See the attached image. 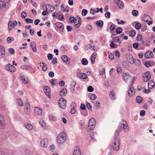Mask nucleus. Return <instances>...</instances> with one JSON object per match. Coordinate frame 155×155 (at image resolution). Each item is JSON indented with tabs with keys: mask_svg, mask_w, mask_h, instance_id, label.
<instances>
[{
	"mask_svg": "<svg viewBox=\"0 0 155 155\" xmlns=\"http://www.w3.org/2000/svg\"><path fill=\"white\" fill-rule=\"evenodd\" d=\"M0 52L2 57L4 58L5 56V49L4 47L2 45L0 46Z\"/></svg>",
	"mask_w": 155,
	"mask_h": 155,
	"instance_id": "nucleus-16",
	"label": "nucleus"
},
{
	"mask_svg": "<svg viewBox=\"0 0 155 155\" xmlns=\"http://www.w3.org/2000/svg\"><path fill=\"white\" fill-rule=\"evenodd\" d=\"M67 93V90L65 88H63L62 89L60 92V94L61 96L66 95Z\"/></svg>",
	"mask_w": 155,
	"mask_h": 155,
	"instance_id": "nucleus-22",
	"label": "nucleus"
},
{
	"mask_svg": "<svg viewBox=\"0 0 155 155\" xmlns=\"http://www.w3.org/2000/svg\"><path fill=\"white\" fill-rule=\"evenodd\" d=\"M154 62L153 61H147L144 63V65L146 67H149L152 66L154 64Z\"/></svg>",
	"mask_w": 155,
	"mask_h": 155,
	"instance_id": "nucleus-17",
	"label": "nucleus"
},
{
	"mask_svg": "<svg viewBox=\"0 0 155 155\" xmlns=\"http://www.w3.org/2000/svg\"><path fill=\"white\" fill-rule=\"evenodd\" d=\"M76 84V83L75 81H73L71 82V89L73 91L74 90L75 86Z\"/></svg>",
	"mask_w": 155,
	"mask_h": 155,
	"instance_id": "nucleus-35",
	"label": "nucleus"
},
{
	"mask_svg": "<svg viewBox=\"0 0 155 155\" xmlns=\"http://www.w3.org/2000/svg\"><path fill=\"white\" fill-rule=\"evenodd\" d=\"M142 77L144 81H147L151 78L150 71H147L145 72L143 74Z\"/></svg>",
	"mask_w": 155,
	"mask_h": 155,
	"instance_id": "nucleus-7",
	"label": "nucleus"
},
{
	"mask_svg": "<svg viewBox=\"0 0 155 155\" xmlns=\"http://www.w3.org/2000/svg\"><path fill=\"white\" fill-rule=\"evenodd\" d=\"M25 20L26 21V23L27 24L32 23L33 22V20L31 19L27 18L25 19Z\"/></svg>",
	"mask_w": 155,
	"mask_h": 155,
	"instance_id": "nucleus-50",
	"label": "nucleus"
},
{
	"mask_svg": "<svg viewBox=\"0 0 155 155\" xmlns=\"http://www.w3.org/2000/svg\"><path fill=\"white\" fill-rule=\"evenodd\" d=\"M131 60L129 61V62L130 63L133 64L134 63L137 66L139 65L140 64V61L138 59H136L134 60V58H133V57L131 56Z\"/></svg>",
	"mask_w": 155,
	"mask_h": 155,
	"instance_id": "nucleus-12",
	"label": "nucleus"
},
{
	"mask_svg": "<svg viewBox=\"0 0 155 155\" xmlns=\"http://www.w3.org/2000/svg\"><path fill=\"white\" fill-rule=\"evenodd\" d=\"M81 21L80 18L79 19H77V21H75L74 23V25L75 27L76 28H78L81 25Z\"/></svg>",
	"mask_w": 155,
	"mask_h": 155,
	"instance_id": "nucleus-19",
	"label": "nucleus"
},
{
	"mask_svg": "<svg viewBox=\"0 0 155 155\" xmlns=\"http://www.w3.org/2000/svg\"><path fill=\"white\" fill-rule=\"evenodd\" d=\"M53 57V55L51 54H48L47 57L48 60H51L52 59Z\"/></svg>",
	"mask_w": 155,
	"mask_h": 155,
	"instance_id": "nucleus-63",
	"label": "nucleus"
},
{
	"mask_svg": "<svg viewBox=\"0 0 155 155\" xmlns=\"http://www.w3.org/2000/svg\"><path fill=\"white\" fill-rule=\"evenodd\" d=\"M97 26L101 27L103 25V21L101 20L97 21L96 23Z\"/></svg>",
	"mask_w": 155,
	"mask_h": 155,
	"instance_id": "nucleus-40",
	"label": "nucleus"
},
{
	"mask_svg": "<svg viewBox=\"0 0 155 155\" xmlns=\"http://www.w3.org/2000/svg\"><path fill=\"white\" fill-rule=\"evenodd\" d=\"M142 97L140 96H137L136 97V101L138 103H140L142 102Z\"/></svg>",
	"mask_w": 155,
	"mask_h": 155,
	"instance_id": "nucleus-34",
	"label": "nucleus"
},
{
	"mask_svg": "<svg viewBox=\"0 0 155 155\" xmlns=\"http://www.w3.org/2000/svg\"><path fill=\"white\" fill-rule=\"evenodd\" d=\"M94 91V88L91 86L87 87V91L89 92H92Z\"/></svg>",
	"mask_w": 155,
	"mask_h": 155,
	"instance_id": "nucleus-59",
	"label": "nucleus"
},
{
	"mask_svg": "<svg viewBox=\"0 0 155 155\" xmlns=\"http://www.w3.org/2000/svg\"><path fill=\"white\" fill-rule=\"evenodd\" d=\"M95 126V124H88L87 127V130L88 132H90L94 128Z\"/></svg>",
	"mask_w": 155,
	"mask_h": 155,
	"instance_id": "nucleus-24",
	"label": "nucleus"
},
{
	"mask_svg": "<svg viewBox=\"0 0 155 155\" xmlns=\"http://www.w3.org/2000/svg\"><path fill=\"white\" fill-rule=\"evenodd\" d=\"M80 124L81 126V128L82 130H83L85 128L84 123L82 121H81Z\"/></svg>",
	"mask_w": 155,
	"mask_h": 155,
	"instance_id": "nucleus-51",
	"label": "nucleus"
},
{
	"mask_svg": "<svg viewBox=\"0 0 155 155\" xmlns=\"http://www.w3.org/2000/svg\"><path fill=\"white\" fill-rule=\"evenodd\" d=\"M97 135L96 133L95 132H93L91 133L90 134V136L91 138H92L93 140H95V138H96V136Z\"/></svg>",
	"mask_w": 155,
	"mask_h": 155,
	"instance_id": "nucleus-42",
	"label": "nucleus"
},
{
	"mask_svg": "<svg viewBox=\"0 0 155 155\" xmlns=\"http://www.w3.org/2000/svg\"><path fill=\"white\" fill-rule=\"evenodd\" d=\"M24 112L26 115H28L30 114L31 111L30 104L28 102H26L24 105Z\"/></svg>",
	"mask_w": 155,
	"mask_h": 155,
	"instance_id": "nucleus-6",
	"label": "nucleus"
},
{
	"mask_svg": "<svg viewBox=\"0 0 155 155\" xmlns=\"http://www.w3.org/2000/svg\"><path fill=\"white\" fill-rule=\"evenodd\" d=\"M73 155H81V152L79 147H77L76 149L74 150Z\"/></svg>",
	"mask_w": 155,
	"mask_h": 155,
	"instance_id": "nucleus-26",
	"label": "nucleus"
},
{
	"mask_svg": "<svg viewBox=\"0 0 155 155\" xmlns=\"http://www.w3.org/2000/svg\"><path fill=\"white\" fill-rule=\"evenodd\" d=\"M55 26L59 28L61 31H62L64 30V27L63 24L60 22H56L55 24Z\"/></svg>",
	"mask_w": 155,
	"mask_h": 155,
	"instance_id": "nucleus-18",
	"label": "nucleus"
},
{
	"mask_svg": "<svg viewBox=\"0 0 155 155\" xmlns=\"http://www.w3.org/2000/svg\"><path fill=\"white\" fill-rule=\"evenodd\" d=\"M71 109H76L77 106L76 104L74 102H72L70 105Z\"/></svg>",
	"mask_w": 155,
	"mask_h": 155,
	"instance_id": "nucleus-45",
	"label": "nucleus"
},
{
	"mask_svg": "<svg viewBox=\"0 0 155 155\" xmlns=\"http://www.w3.org/2000/svg\"><path fill=\"white\" fill-rule=\"evenodd\" d=\"M49 119L51 120H55L56 119L55 117L52 115H50L49 116Z\"/></svg>",
	"mask_w": 155,
	"mask_h": 155,
	"instance_id": "nucleus-57",
	"label": "nucleus"
},
{
	"mask_svg": "<svg viewBox=\"0 0 155 155\" xmlns=\"http://www.w3.org/2000/svg\"><path fill=\"white\" fill-rule=\"evenodd\" d=\"M95 124V120L93 118H91L89 120L88 124Z\"/></svg>",
	"mask_w": 155,
	"mask_h": 155,
	"instance_id": "nucleus-44",
	"label": "nucleus"
},
{
	"mask_svg": "<svg viewBox=\"0 0 155 155\" xmlns=\"http://www.w3.org/2000/svg\"><path fill=\"white\" fill-rule=\"evenodd\" d=\"M120 144L119 139L117 137H115L114 141L112 145L113 149L116 151H118L119 149Z\"/></svg>",
	"mask_w": 155,
	"mask_h": 155,
	"instance_id": "nucleus-4",
	"label": "nucleus"
},
{
	"mask_svg": "<svg viewBox=\"0 0 155 155\" xmlns=\"http://www.w3.org/2000/svg\"><path fill=\"white\" fill-rule=\"evenodd\" d=\"M8 51L10 54H14L15 53V50L13 48H10L8 50Z\"/></svg>",
	"mask_w": 155,
	"mask_h": 155,
	"instance_id": "nucleus-60",
	"label": "nucleus"
},
{
	"mask_svg": "<svg viewBox=\"0 0 155 155\" xmlns=\"http://www.w3.org/2000/svg\"><path fill=\"white\" fill-rule=\"evenodd\" d=\"M135 27L137 30H139L141 27V24L139 22H137L135 24Z\"/></svg>",
	"mask_w": 155,
	"mask_h": 155,
	"instance_id": "nucleus-46",
	"label": "nucleus"
},
{
	"mask_svg": "<svg viewBox=\"0 0 155 155\" xmlns=\"http://www.w3.org/2000/svg\"><path fill=\"white\" fill-rule=\"evenodd\" d=\"M113 40L115 42H119V43H121V41L119 40V36L114 37L113 38Z\"/></svg>",
	"mask_w": 155,
	"mask_h": 155,
	"instance_id": "nucleus-41",
	"label": "nucleus"
},
{
	"mask_svg": "<svg viewBox=\"0 0 155 155\" xmlns=\"http://www.w3.org/2000/svg\"><path fill=\"white\" fill-rule=\"evenodd\" d=\"M122 127H123V129L125 132H127L128 131V127L127 122L126 121H122L121 123L119 124L118 129L115 132V137H118L119 133L122 129Z\"/></svg>",
	"mask_w": 155,
	"mask_h": 155,
	"instance_id": "nucleus-1",
	"label": "nucleus"
},
{
	"mask_svg": "<svg viewBox=\"0 0 155 155\" xmlns=\"http://www.w3.org/2000/svg\"><path fill=\"white\" fill-rule=\"evenodd\" d=\"M135 31H130L129 32V35L131 37H134L135 35Z\"/></svg>",
	"mask_w": 155,
	"mask_h": 155,
	"instance_id": "nucleus-48",
	"label": "nucleus"
},
{
	"mask_svg": "<svg viewBox=\"0 0 155 155\" xmlns=\"http://www.w3.org/2000/svg\"><path fill=\"white\" fill-rule=\"evenodd\" d=\"M43 65L42 67V70L44 71H46L47 70V65L45 63H42Z\"/></svg>",
	"mask_w": 155,
	"mask_h": 155,
	"instance_id": "nucleus-47",
	"label": "nucleus"
},
{
	"mask_svg": "<svg viewBox=\"0 0 155 155\" xmlns=\"http://www.w3.org/2000/svg\"><path fill=\"white\" fill-rule=\"evenodd\" d=\"M17 102L18 104L21 106L22 107L23 106V103L22 102V100L19 98H18L17 99Z\"/></svg>",
	"mask_w": 155,
	"mask_h": 155,
	"instance_id": "nucleus-36",
	"label": "nucleus"
},
{
	"mask_svg": "<svg viewBox=\"0 0 155 155\" xmlns=\"http://www.w3.org/2000/svg\"><path fill=\"white\" fill-rule=\"evenodd\" d=\"M123 66L125 68H127L128 66L127 62L126 61H124L122 63Z\"/></svg>",
	"mask_w": 155,
	"mask_h": 155,
	"instance_id": "nucleus-62",
	"label": "nucleus"
},
{
	"mask_svg": "<svg viewBox=\"0 0 155 155\" xmlns=\"http://www.w3.org/2000/svg\"><path fill=\"white\" fill-rule=\"evenodd\" d=\"M138 12L137 10H134L132 12V15L134 16L137 17L138 15Z\"/></svg>",
	"mask_w": 155,
	"mask_h": 155,
	"instance_id": "nucleus-39",
	"label": "nucleus"
},
{
	"mask_svg": "<svg viewBox=\"0 0 155 155\" xmlns=\"http://www.w3.org/2000/svg\"><path fill=\"white\" fill-rule=\"evenodd\" d=\"M130 75L129 73H124L123 75V78L124 81L126 82L128 80L129 78L130 77Z\"/></svg>",
	"mask_w": 155,
	"mask_h": 155,
	"instance_id": "nucleus-27",
	"label": "nucleus"
},
{
	"mask_svg": "<svg viewBox=\"0 0 155 155\" xmlns=\"http://www.w3.org/2000/svg\"><path fill=\"white\" fill-rule=\"evenodd\" d=\"M25 128L28 130H31L33 128L32 125L30 124H25Z\"/></svg>",
	"mask_w": 155,
	"mask_h": 155,
	"instance_id": "nucleus-29",
	"label": "nucleus"
},
{
	"mask_svg": "<svg viewBox=\"0 0 155 155\" xmlns=\"http://www.w3.org/2000/svg\"><path fill=\"white\" fill-rule=\"evenodd\" d=\"M40 143L42 147H46L48 144V140L47 138H45L41 141Z\"/></svg>",
	"mask_w": 155,
	"mask_h": 155,
	"instance_id": "nucleus-9",
	"label": "nucleus"
},
{
	"mask_svg": "<svg viewBox=\"0 0 155 155\" xmlns=\"http://www.w3.org/2000/svg\"><path fill=\"white\" fill-rule=\"evenodd\" d=\"M4 68L5 70L12 73L15 72L16 70L15 67L9 63L5 65L4 67Z\"/></svg>",
	"mask_w": 155,
	"mask_h": 155,
	"instance_id": "nucleus-3",
	"label": "nucleus"
},
{
	"mask_svg": "<svg viewBox=\"0 0 155 155\" xmlns=\"http://www.w3.org/2000/svg\"><path fill=\"white\" fill-rule=\"evenodd\" d=\"M135 92L132 86H129V89L128 90V94L129 96L132 97L135 94Z\"/></svg>",
	"mask_w": 155,
	"mask_h": 155,
	"instance_id": "nucleus-11",
	"label": "nucleus"
},
{
	"mask_svg": "<svg viewBox=\"0 0 155 155\" xmlns=\"http://www.w3.org/2000/svg\"><path fill=\"white\" fill-rule=\"evenodd\" d=\"M44 90L46 94L49 98H51V89L48 86H45L44 87Z\"/></svg>",
	"mask_w": 155,
	"mask_h": 155,
	"instance_id": "nucleus-10",
	"label": "nucleus"
},
{
	"mask_svg": "<svg viewBox=\"0 0 155 155\" xmlns=\"http://www.w3.org/2000/svg\"><path fill=\"white\" fill-rule=\"evenodd\" d=\"M81 70L80 68L77 69L76 71L77 76L79 78L83 79H85L87 78V75L85 73L81 72Z\"/></svg>",
	"mask_w": 155,
	"mask_h": 155,
	"instance_id": "nucleus-5",
	"label": "nucleus"
},
{
	"mask_svg": "<svg viewBox=\"0 0 155 155\" xmlns=\"http://www.w3.org/2000/svg\"><path fill=\"white\" fill-rule=\"evenodd\" d=\"M77 18H75L73 17H71L69 18V21L71 23L74 22L76 21H77Z\"/></svg>",
	"mask_w": 155,
	"mask_h": 155,
	"instance_id": "nucleus-52",
	"label": "nucleus"
},
{
	"mask_svg": "<svg viewBox=\"0 0 155 155\" xmlns=\"http://www.w3.org/2000/svg\"><path fill=\"white\" fill-rule=\"evenodd\" d=\"M35 113L38 115H41L42 113L41 109L38 107H36L34 110Z\"/></svg>",
	"mask_w": 155,
	"mask_h": 155,
	"instance_id": "nucleus-20",
	"label": "nucleus"
},
{
	"mask_svg": "<svg viewBox=\"0 0 155 155\" xmlns=\"http://www.w3.org/2000/svg\"><path fill=\"white\" fill-rule=\"evenodd\" d=\"M122 31V28L120 27H119L116 29V32L117 34H119L121 33Z\"/></svg>",
	"mask_w": 155,
	"mask_h": 155,
	"instance_id": "nucleus-49",
	"label": "nucleus"
},
{
	"mask_svg": "<svg viewBox=\"0 0 155 155\" xmlns=\"http://www.w3.org/2000/svg\"><path fill=\"white\" fill-rule=\"evenodd\" d=\"M59 105L62 109H64L66 106V101L63 98H61L58 101Z\"/></svg>",
	"mask_w": 155,
	"mask_h": 155,
	"instance_id": "nucleus-8",
	"label": "nucleus"
},
{
	"mask_svg": "<svg viewBox=\"0 0 155 155\" xmlns=\"http://www.w3.org/2000/svg\"><path fill=\"white\" fill-rule=\"evenodd\" d=\"M61 59L66 64H69L70 62L68 60V57L66 55H63L61 57Z\"/></svg>",
	"mask_w": 155,
	"mask_h": 155,
	"instance_id": "nucleus-25",
	"label": "nucleus"
},
{
	"mask_svg": "<svg viewBox=\"0 0 155 155\" xmlns=\"http://www.w3.org/2000/svg\"><path fill=\"white\" fill-rule=\"evenodd\" d=\"M87 12H88L87 11V10L85 9H84L82 10V15H83L85 16L87 14Z\"/></svg>",
	"mask_w": 155,
	"mask_h": 155,
	"instance_id": "nucleus-56",
	"label": "nucleus"
},
{
	"mask_svg": "<svg viewBox=\"0 0 155 155\" xmlns=\"http://www.w3.org/2000/svg\"><path fill=\"white\" fill-rule=\"evenodd\" d=\"M144 56L147 58H151L153 57V54L151 51H147L145 53Z\"/></svg>",
	"mask_w": 155,
	"mask_h": 155,
	"instance_id": "nucleus-14",
	"label": "nucleus"
},
{
	"mask_svg": "<svg viewBox=\"0 0 155 155\" xmlns=\"http://www.w3.org/2000/svg\"><path fill=\"white\" fill-rule=\"evenodd\" d=\"M14 27L13 22L11 21H9L8 23V30L10 31Z\"/></svg>",
	"mask_w": 155,
	"mask_h": 155,
	"instance_id": "nucleus-31",
	"label": "nucleus"
},
{
	"mask_svg": "<svg viewBox=\"0 0 155 155\" xmlns=\"http://www.w3.org/2000/svg\"><path fill=\"white\" fill-rule=\"evenodd\" d=\"M155 85V83L153 81H150L148 83V88L149 89H151Z\"/></svg>",
	"mask_w": 155,
	"mask_h": 155,
	"instance_id": "nucleus-23",
	"label": "nucleus"
},
{
	"mask_svg": "<svg viewBox=\"0 0 155 155\" xmlns=\"http://www.w3.org/2000/svg\"><path fill=\"white\" fill-rule=\"evenodd\" d=\"M91 49L93 50V51H97L99 50V48L95 45H92Z\"/></svg>",
	"mask_w": 155,
	"mask_h": 155,
	"instance_id": "nucleus-53",
	"label": "nucleus"
},
{
	"mask_svg": "<svg viewBox=\"0 0 155 155\" xmlns=\"http://www.w3.org/2000/svg\"><path fill=\"white\" fill-rule=\"evenodd\" d=\"M66 139V135L65 133L62 132L57 136V141L59 144H61L65 142Z\"/></svg>",
	"mask_w": 155,
	"mask_h": 155,
	"instance_id": "nucleus-2",
	"label": "nucleus"
},
{
	"mask_svg": "<svg viewBox=\"0 0 155 155\" xmlns=\"http://www.w3.org/2000/svg\"><path fill=\"white\" fill-rule=\"evenodd\" d=\"M88 96L90 98L93 100H95L97 98V96L95 94L91 93L88 94Z\"/></svg>",
	"mask_w": 155,
	"mask_h": 155,
	"instance_id": "nucleus-30",
	"label": "nucleus"
},
{
	"mask_svg": "<svg viewBox=\"0 0 155 155\" xmlns=\"http://www.w3.org/2000/svg\"><path fill=\"white\" fill-rule=\"evenodd\" d=\"M51 62L52 64H55L57 63V58H54L52 59Z\"/></svg>",
	"mask_w": 155,
	"mask_h": 155,
	"instance_id": "nucleus-58",
	"label": "nucleus"
},
{
	"mask_svg": "<svg viewBox=\"0 0 155 155\" xmlns=\"http://www.w3.org/2000/svg\"><path fill=\"white\" fill-rule=\"evenodd\" d=\"M115 25L112 24L110 26V30L111 31H112L115 30Z\"/></svg>",
	"mask_w": 155,
	"mask_h": 155,
	"instance_id": "nucleus-55",
	"label": "nucleus"
},
{
	"mask_svg": "<svg viewBox=\"0 0 155 155\" xmlns=\"http://www.w3.org/2000/svg\"><path fill=\"white\" fill-rule=\"evenodd\" d=\"M64 5L63 4H62L61 7V11L63 12H68L69 11V10L67 8V7H66V8H64Z\"/></svg>",
	"mask_w": 155,
	"mask_h": 155,
	"instance_id": "nucleus-32",
	"label": "nucleus"
},
{
	"mask_svg": "<svg viewBox=\"0 0 155 155\" xmlns=\"http://www.w3.org/2000/svg\"><path fill=\"white\" fill-rule=\"evenodd\" d=\"M6 7L5 3L2 1L0 0V9L4 8Z\"/></svg>",
	"mask_w": 155,
	"mask_h": 155,
	"instance_id": "nucleus-38",
	"label": "nucleus"
},
{
	"mask_svg": "<svg viewBox=\"0 0 155 155\" xmlns=\"http://www.w3.org/2000/svg\"><path fill=\"white\" fill-rule=\"evenodd\" d=\"M4 126L5 123L3 116L0 114V128H3Z\"/></svg>",
	"mask_w": 155,
	"mask_h": 155,
	"instance_id": "nucleus-15",
	"label": "nucleus"
},
{
	"mask_svg": "<svg viewBox=\"0 0 155 155\" xmlns=\"http://www.w3.org/2000/svg\"><path fill=\"white\" fill-rule=\"evenodd\" d=\"M149 18H150V19H152V18L150 16H149L146 14L142 16L143 20L144 21H145V22L148 21V20Z\"/></svg>",
	"mask_w": 155,
	"mask_h": 155,
	"instance_id": "nucleus-28",
	"label": "nucleus"
},
{
	"mask_svg": "<svg viewBox=\"0 0 155 155\" xmlns=\"http://www.w3.org/2000/svg\"><path fill=\"white\" fill-rule=\"evenodd\" d=\"M39 123L43 127L45 126L46 124L43 119H40L39 121Z\"/></svg>",
	"mask_w": 155,
	"mask_h": 155,
	"instance_id": "nucleus-43",
	"label": "nucleus"
},
{
	"mask_svg": "<svg viewBox=\"0 0 155 155\" xmlns=\"http://www.w3.org/2000/svg\"><path fill=\"white\" fill-rule=\"evenodd\" d=\"M109 96L111 100H114L116 98L114 93L113 91H110V94H109Z\"/></svg>",
	"mask_w": 155,
	"mask_h": 155,
	"instance_id": "nucleus-33",
	"label": "nucleus"
},
{
	"mask_svg": "<svg viewBox=\"0 0 155 155\" xmlns=\"http://www.w3.org/2000/svg\"><path fill=\"white\" fill-rule=\"evenodd\" d=\"M110 13L109 12H107L105 14V16L107 18H110Z\"/></svg>",
	"mask_w": 155,
	"mask_h": 155,
	"instance_id": "nucleus-64",
	"label": "nucleus"
},
{
	"mask_svg": "<svg viewBox=\"0 0 155 155\" xmlns=\"http://www.w3.org/2000/svg\"><path fill=\"white\" fill-rule=\"evenodd\" d=\"M81 63L84 65L87 64L88 63V61L85 58H83L81 60Z\"/></svg>",
	"mask_w": 155,
	"mask_h": 155,
	"instance_id": "nucleus-37",
	"label": "nucleus"
},
{
	"mask_svg": "<svg viewBox=\"0 0 155 155\" xmlns=\"http://www.w3.org/2000/svg\"><path fill=\"white\" fill-rule=\"evenodd\" d=\"M20 79L21 81L24 84H27L28 81L27 77L25 76H21L20 77Z\"/></svg>",
	"mask_w": 155,
	"mask_h": 155,
	"instance_id": "nucleus-21",
	"label": "nucleus"
},
{
	"mask_svg": "<svg viewBox=\"0 0 155 155\" xmlns=\"http://www.w3.org/2000/svg\"><path fill=\"white\" fill-rule=\"evenodd\" d=\"M114 2L116 3L118 7L120 9H122L124 8V4L120 0H114Z\"/></svg>",
	"mask_w": 155,
	"mask_h": 155,
	"instance_id": "nucleus-13",
	"label": "nucleus"
},
{
	"mask_svg": "<svg viewBox=\"0 0 155 155\" xmlns=\"http://www.w3.org/2000/svg\"><path fill=\"white\" fill-rule=\"evenodd\" d=\"M56 79H52L50 80V83L52 86H54L55 85L54 81Z\"/></svg>",
	"mask_w": 155,
	"mask_h": 155,
	"instance_id": "nucleus-61",
	"label": "nucleus"
},
{
	"mask_svg": "<svg viewBox=\"0 0 155 155\" xmlns=\"http://www.w3.org/2000/svg\"><path fill=\"white\" fill-rule=\"evenodd\" d=\"M45 11H48V10L49 8L51 9V8H52V6L50 5L49 4H47L45 5Z\"/></svg>",
	"mask_w": 155,
	"mask_h": 155,
	"instance_id": "nucleus-54",
	"label": "nucleus"
}]
</instances>
